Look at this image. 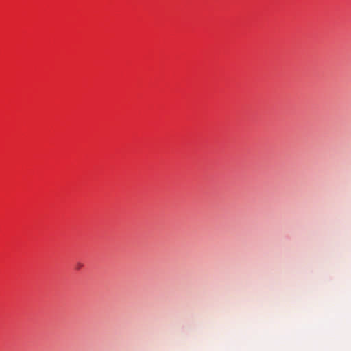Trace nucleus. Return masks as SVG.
I'll return each instance as SVG.
<instances>
[{"instance_id":"obj_1","label":"nucleus","mask_w":351,"mask_h":351,"mask_svg":"<svg viewBox=\"0 0 351 351\" xmlns=\"http://www.w3.org/2000/svg\"><path fill=\"white\" fill-rule=\"evenodd\" d=\"M82 266H83V265L81 263H77L76 264V269H80Z\"/></svg>"}]
</instances>
